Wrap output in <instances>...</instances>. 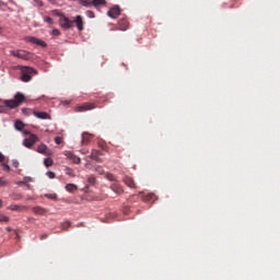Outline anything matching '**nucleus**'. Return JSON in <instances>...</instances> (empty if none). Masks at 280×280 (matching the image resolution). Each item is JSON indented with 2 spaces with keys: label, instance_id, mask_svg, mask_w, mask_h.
Returning <instances> with one entry per match:
<instances>
[{
  "label": "nucleus",
  "instance_id": "1",
  "mask_svg": "<svg viewBox=\"0 0 280 280\" xmlns=\"http://www.w3.org/2000/svg\"><path fill=\"white\" fill-rule=\"evenodd\" d=\"M23 102H25V95H23L21 92H18L14 95V100H5L3 101V104L8 108H19Z\"/></svg>",
  "mask_w": 280,
  "mask_h": 280
},
{
  "label": "nucleus",
  "instance_id": "2",
  "mask_svg": "<svg viewBox=\"0 0 280 280\" xmlns=\"http://www.w3.org/2000/svg\"><path fill=\"white\" fill-rule=\"evenodd\" d=\"M24 135H28V137L23 140L24 148H27L28 150H32V148L40 141L38 136L31 133L30 131H25Z\"/></svg>",
  "mask_w": 280,
  "mask_h": 280
},
{
  "label": "nucleus",
  "instance_id": "3",
  "mask_svg": "<svg viewBox=\"0 0 280 280\" xmlns=\"http://www.w3.org/2000/svg\"><path fill=\"white\" fill-rule=\"evenodd\" d=\"M34 74H36V70L34 68H30V67L22 68V75H21L22 82H31Z\"/></svg>",
  "mask_w": 280,
  "mask_h": 280
},
{
  "label": "nucleus",
  "instance_id": "4",
  "mask_svg": "<svg viewBox=\"0 0 280 280\" xmlns=\"http://www.w3.org/2000/svg\"><path fill=\"white\" fill-rule=\"evenodd\" d=\"M59 25L63 30H71V27H73V20H70L66 15H61V18L59 19Z\"/></svg>",
  "mask_w": 280,
  "mask_h": 280
},
{
  "label": "nucleus",
  "instance_id": "5",
  "mask_svg": "<svg viewBox=\"0 0 280 280\" xmlns=\"http://www.w3.org/2000/svg\"><path fill=\"white\" fill-rule=\"evenodd\" d=\"M36 152L43 154L44 156H51V154H54V151H51V149H49V147H47L45 143L38 144Z\"/></svg>",
  "mask_w": 280,
  "mask_h": 280
},
{
  "label": "nucleus",
  "instance_id": "6",
  "mask_svg": "<svg viewBox=\"0 0 280 280\" xmlns=\"http://www.w3.org/2000/svg\"><path fill=\"white\" fill-rule=\"evenodd\" d=\"M94 108H97V105L95 103H84L83 105H80L75 108L77 113H84L86 110H93Z\"/></svg>",
  "mask_w": 280,
  "mask_h": 280
},
{
  "label": "nucleus",
  "instance_id": "7",
  "mask_svg": "<svg viewBox=\"0 0 280 280\" xmlns=\"http://www.w3.org/2000/svg\"><path fill=\"white\" fill-rule=\"evenodd\" d=\"M11 55L15 58H21L22 60H27L30 58V52L25 50H12Z\"/></svg>",
  "mask_w": 280,
  "mask_h": 280
},
{
  "label": "nucleus",
  "instance_id": "8",
  "mask_svg": "<svg viewBox=\"0 0 280 280\" xmlns=\"http://www.w3.org/2000/svg\"><path fill=\"white\" fill-rule=\"evenodd\" d=\"M102 155H103L102 151L93 149L91 152L90 159H92L96 163H104V160L100 158Z\"/></svg>",
  "mask_w": 280,
  "mask_h": 280
},
{
  "label": "nucleus",
  "instance_id": "9",
  "mask_svg": "<svg viewBox=\"0 0 280 280\" xmlns=\"http://www.w3.org/2000/svg\"><path fill=\"white\" fill-rule=\"evenodd\" d=\"M65 156H67V159H69V161H72V163H74L75 165H80V158L78 155H75L73 152L71 151H66Z\"/></svg>",
  "mask_w": 280,
  "mask_h": 280
},
{
  "label": "nucleus",
  "instance_id": "10",
  "mask_svg": "<svg viewBox=\"0 0 280 280\" xmlns=\"http://www.w3.org/2000/svg\"><path fill=\"white\" fill-rule=\"evenodd\" d=\"M122 183H125L127 187H130V189H137V184L135 183V179L130 176H125Z\"/></svg>",
  "mask_w": 280,
  "mask_h": 280
},
{
  "label": "nucleus",
  "instance_id": "11",
  "mask_svg": "<svg viewBox=\"0 0 280 280\" xmlns=\"http://www.w3.org/2000/svg\"><path fill=\"white\" fill-rule=\"evenodd\" d=\"M73 23H75L77 28L79 32H82L84 30V20H82V15H77L74 20H72Z\"/></svg>",
  "mask_w": 280,
  "mask_h": 280
},
{
  "label": "nucleus",
  "instance_id": "12",
  "mask_svg": "<svg viewBox=\"0 0 280 280\" xmlns=\"http://www.w3.org/2000/svg\"><path fill=\"white\" fill-rule=\"evenodd\" d=\"M119 14H121L119 7H114L107 12V15L110 16V19H117Z\"/></svg>",
  "mask_w": 280,
  "mask_h": 280
},
{
  "label": "nucleus",
  "instance_id": "13",
  "mask_svg": "<svg viewBox=\"0 0 280 280\" xmlns=\"http://www.w3.org/2000/svg\"><path fill=\"white\" fill-rule=\"evenodd\" d=\"M28 42L33 43V45H38L39 47H47V43H45V40L36 37H28Z\"/></svg>",
  "mask_w": 280,
  "mask_h": 280
},
{
  "label": "nucleus",
  "instance_id": "14",
  "mask_svg": "<svg viewBox=\"0 0 280 280\" xmlns=\"http://www.w3.org/2000/svg\"><path fill=\"white\" fill-rule=\"evenodd\" d=\"M34 117H37V119H51V116L46 112H33Z\"/></svg>",
  "mask_w": 280,
  "mask_h": 280
},
{
  "label": "nucleus",
  "instance_id": "15",
  "mask_svg": "<svg viewBox=\"0 0 280 280\" xmlns=\"http://www.w3.org/2000/svg\"><path fill=\"white\" fill-rule=\"evenodd\" d=\"M91 139H93V135L89 132H83L81 140L82 145H89V143H91Z\"/></svg>",
  "mask_w": 280,
  "mask_h": 280
},
{
  "label": "nucleus",
  "instance_id": "16",
  "mask_svg": "<svg viewBox=\"0 0 280 280\" xmlns=\"http://www.w3.org/2000/svg\"><path fill=\"white\" fill-rule=\"evenodd\" d=\"M128 20L127 19H121L118 21V30L120 32H126L128 30Z\"/></svg>",
  "mask_w": 280,
  "mask_h": 280
},
{
  "label": "nucleus",
  "instance_id": "17",
  "mask_svg": "<svg viewBox=\"0 0 280 280\" xmlns=\"http://www.w3.org/2000/svg\"><path fill=\"white\" fill-rule=\"evenodd\" d=\"M110 189L114 190V192L117 194L118 196H120V194L124 192V188L121 187V185L117 183L112 184Z\"/></svg>",
  "mask_w": 280,
  "mask_h": 280
},
{
  "label": "nucleus",
  "instance_id": "18",
  "mask_svg": "<svg viewBox=\"0 0 280 280\" xmlns=\"http://www.w3.org/2000/svg\"><path fill=\"white\" fill-rule=\"evenodd\" d=\"M33 213H35V215H45V213H47V209L40 207V206H37V207H34L32 209Z\"/></svg>",
  "mask_w": 280,
  "mask_h": 280
},
{
  "label": "nucleus",
  "instance_id": "19",
  "mask_svg": "<svg viewBox=\"0 0 280 280\" xmlns=\"http://www.w3.org/2000/svg\"><path fill=\"white\" fill-rule=\"evenodd\" d=\"M142 200H144V202H154V200H156V195L149 192L142 196Z\"/></svg>",
  "mask_w": 280,
  "mask_h": 280
},
{
  "label": "nucleus",
  "instance_id": "20",
  "mask_svg": "<svg viewBox=\"0 0 280 280\" xmlns=\"http://www.w3.org/2000/svg\"><path fill=\"white\" fill-rule=\"evenodd\" d=\"M66 190H68L70 194H73V191H78V186L75 184H67Z\"/></svg>",
  "mask_w": 280,
  "mask_h": 280
},
{
  "label": "nucleus",
  "instance_id": "21",
  "mask_svg": "<svg viewBox=\"0 0 280 280\" xmlns=\"http://www.w3.org/2000/svg\"><path fill=\"white\" fill-rule=\"evenodd\" d=\"M8 209L10 211H23V209H25V207H21L19 205H12V206H9Z\"/></svg>",
  "mask_w": 280,
  "mask_h": 280
},
{
  "label": "nucleus",
  "instance_id": "22",
  "mask_svg": "<svg viewBox=\"0 0 280 280\" xmlns=\"http://www.w3.org/2000/svg\"><path fill=\"white\" fill-rule=\"evenodd\" d=\"M14 128H15V130H23V128H25V124H23V121H21V120H16L14 122Z\"/></svg>",
  "mask_w": 280,
  "mask_h": 280
},
{
  "label": "nucleus",
  "instance_id": "23",
  "mask_svg": "<svg viewBox=\"0 0 280 280\" xmlns=\"http://www.w3.org/2000/svg\"><path fill=\"white\" fill-rule=\"evenodd\" d=\"M105 178L107 180H110L112 183H117V177L114 174H112V173H106L105 174Z\"/></svg>",
  "mask_w": 280,
  "mask_h": 280
},
{
  "label": "nucleus",
  "instance_id": "24",
  "mask_svg": "<svg viewBox=\"0 0 280 280\" xmlns=\"http://www.w3.org/2000/svg\"><path fill=\"white\" fill-rule=\"evenodd\" d=\"M92 5L97 8V5H106V0H92Z\"/></svg>",
  "mask_w": 280,
  "mask_h": 280
},
{
  "label": "nucleus",
  "instance_id": "25",
  "mask_svg": "<svg viewBox=\"0 0 280 280\" xmlns=\"http://www.w3.org/2000/svg\"><path fill=\"white\" fill-rule=\"evenodd\" d=\"M79 2L85 8H89V5H93V0H79Z\"/></svg>",
  "mask_w": 280,
  "mask_h": 280
},
{
  "label": "nucleus",
  "instance_id": "26",
  "mask_svg": "<svg viewBox=\"0 0 280 280\" xmlns=\"http://www.w3.org/2000/svg\"><path fill=\"white\" fill-rule=\"evenodd\" d=\"M44 165H45L46 167H51V165H54V160H51V158H46V159L44 160Z\"/></svg>",
  "mask_w": 280,
  "mask_h": 280
},
{
  "label": "nucleus",
  "instance_id": "27",
  "mask_svg": "<svg viewBox=\"0 0 280 280\" xmlns=\"http://www.w3.org/2000/svg\"><path fill=\"white\" fill-rule=\"evenodd\" d=\"M0 222H4V223L10 222V217L5 214H0Z\"/></svg>",
  "mask_w": 280,
  "mask_h": 280
},
{
  "label": "nucleus",
  "instance_id": "28",
  "mask_svg": "<svg viewBox=\"0 0 280 280\" xmlns=\"http://www.w3.org/2000/svg\"><path fill=\"white\" fill-rule=\"evenodd\" d=\"M51 14H54L55 16H60V19H61L62 16H65V14H62V13L60 12V10H52V11H51Z\"/></svg>",
  "mask_w": 280,
  "mask_h": 280
},
{
  "label": "nucleus",
  "instance_id": "29",
  "mask_svg": "<svg viewBox=\"0 0 280 280\" xmlns=\"http://www.w3.org/2000/svg\"><path fill=\"white\" fill-rule=\"evenodd\" d=\"M44 21L45 23H48V25H54V19H51L50 16H45Z\"/></svg>",
  "mask_w": 280,
  "mask_h": 280
},
{
  "label": "nucleus",
  "instance_id": "30",
  "mask_svg": "<svg viewBox=\"0 0 280 280\" xmlns=\"http://www.w3.org/2000/svg\"><path fill=\"white\" fill-rule=\"evenodd\" d=\"M66 174H67L68 176H71L72 178L75 176V173H74L73 170H71V168H66Z\"/></svg>",
  "mask_w": 280,
  "mask_h": 280
},
{
  "label": "nucleus",
  "instance_id": "31",
  "mask_svg": "<svg viewBox=\"0 0 280 280\" xmlns=\"http://www.w3.org/2000/svg\"><path fill=\"white\" fill-rule=\"evenodd\" d=\"M45 197L49 198L50 200H56L58 198L56 194H46Z\"/></svg>",
  "mask_w": 280,
  "mask_h": 280
},
{
  "label": "nucleus",
  "instance_id": "32",
  "mask_svg": "<svg viewBox=\"0 0 280 280\" xmlns=\"http://www.w3.org/2000/svg\"><path fill=\"white\" fill-rule=\"evenodd\" d=\"M8 186V180H5V178L0 177V187H5Z\"/></svg>",
  "mask_w": 280,
  "mask_h": 280
},
{
  "label": "nucleus",
  "instance_id": "33",
  "mask_svg": "<svg viewBox=\"0 0 280 280\" xmlns=\"http://www.w3.org/2000/svg\"><path fill=\"white\" fill-rule=\"evenodd\" d=\"M32 177H24L23 182H20L19 185H25L26 183H31Z\"/></svg>",
  "mask_w": 280,
  "mask_h": 280
},
{
  "label": "nucleus",
  "instance_id": "34",
  "mask_svg": "<svg viewBox=\"0 0 280 280\" xmlns=\"http://www.w3.org/2000/svg\"><path fill=\"white\" fill-rule=\"evenodd\" d=\"M86 16H89V19H95V12L86 11Z\"/></svg>",
  "mask_w": 280,
  "mask_h": 280
},
{
  "label": "nucleus",
  "instance_id": "35",
  "mask_svg": "<svg viewBox=\"0 0 280 280\" xmlns=\"http://www.w3.org/2000/svg\"><path fill=\"white\" fill-rule=\"evenodd\" d=\"M95 172H96L97 174H104V167H102V166H96V167H95Z\"/></svg>",
  "mask_w": 280,
  "mask_h": 280
},
{
  "label": "nucleus",
  "instance_id": "36",
  "mask_svg": "<svg viewBox=\"0 0 280 280\" xmlns=\"http://www.w3.org/2000/svg\"><path fill=\"white\" fill-rule=\"evenodd\" d=\"M55 143H56L57 145H60V144L62 143V137H56V138H55Z\"/></svg>",
  "mask_w": 280,
  "mask_h": 280
},
{
  "label": "nucleus",
  "instance_id": "37",
  "mask_svg": "<svg viewBox=\"0 0 280 280\" xmlns=\"http://www.w3.org/2000/svg\"><path fill=\"white\" fill-rule=\"evenodd\" d=\"M88 182L90 183V185H95L96 179H95L94 176H91V177L88 178Z\"/></svg>",
  "mask_w": 280,
  "mask_h": 280
},
{
  "label": "nucleus",
  "instance_id": "38",
  "mask_svg": "<svg viewBox=\"0 0 280 280\" xmlns=\"http://www.w3.org/2000/svg\"><path fill=\"white\" fill-rule=\"evenodd\" d=\"M22 113L24 115H31L32 114V109H30V108H22Z\"/></svg>",
  "mask_w": 280,
  "mask_h": 280
},
{
  "label": "nucleus",
  "instance_id": "39",
  "mask_svg": "<svg viewBox=\"0 0 280 280\" xmlns=\"http://www.w3.org/2000/svg\"><path fill=\"white\" fill-rule=\"evenodd\" d=\"M46 175L48 176V178H56V174L51 171L47 172Z\"/></svg>",
  "mask_w": 280,
  "mask_h": 280
},
{
  "label": "nucleus",
  "instance_id": "40",
  "mask_svg": "<svg viewBox=\"0 0 280 280\" xmlns=\"http://www.w3.org/2000/svg\"><path fill=\"white\" fill-rule=\"evenodd\" d=\"M61 226H62L63 230L69 229V226H71V222L67 221V222L62 223Z\"/></svg>",
  "mask_w": 280,
  "mask_h": 280
},
{
  "label": "nucleus",
  "instance_id": "41",
  "mask_svg": "<svg viewBox=\"0 0 280 280\" xmlns=\"http://www.w3.org/2000/svg\"><path fill=\"white\" fill-rule=\"evenodd\" d=\"M52 36H60V31L58 28H54Z\"/></svg>",
  "mask_w": 280,
  "mask_h": 280
},
{
  "label": "nucleus",
  "instance_id": "42",
  "mask_svg": "<svg viewBox=\"0 0 280 280\" xmlns=\"http://www.w3.org/2000/svg\"><path fill=\"white\" fill-rule=\"evenodd\" d=\"M3 161H5V155H3V153L0 152V163H3Z\"/></svg>",
  "mask_w": 280,
  "mask_h": 280
},
{
  "label": "nucleus",
  "instance_id": "43",
  "mask_svg": "<svg viewBox=\"0 0 280 280\" xmlns=\"http://www.w3.org/2000/svg\"><path fill=\"white\" fill-rule=\"evenodd\" d=\"M47 237H49L48 234H43V235L39 236V240H42V241H43V240H47Z\"/></svg>",
  "mask_w": 280,
  "mask_h": 280
},
{
  "label": "nucleus",
  "instance_id": "44",
  "mask_svg": "<svg viewBox=\"0 0 280 280\" xmlns=\"http://www.w3.org/2000/svg\"><path fill=\"white\" fill-rule=\"evenodd\" d=\"M3 168H4L5 172H10V165L3 164Z\"/></svg>",
  "mask_w": 280,
  "mask_h": 280
},
{
  "label": "nucleus",
  "instance_id": "45",
  "mask_svg": "<svg viewBox=\"0 0 280 280\" xmlns=\"http://www.w3.org/2000/svg\"><path fill=\"white\" fill-rule=\"evenodd\" d=\"M3 207V201L0 199V209Z\"/></svg>",
  "mask_w": 280,
  "mask_h": 280
},
{
  "label": "nucleus",
  "instance_id": "46",
  "mask_svg": "<svg viewBox=\"0 0 280 280\" xmlns=\"http://www.w3.org/2000/svg\"><path fill=\"white\" fill-rule=\"evenodd\" d=\"M81 152H82V154H88L89 153V151H84V150L81 151Z\"/></svg>",
  "mask_w": 280,
  "mask_h": 280
},
{
  "label": "nucleus",
  "instance_id": "47",
  "mask_svg": "<svg viewBox=\"0 0 280 280\" xmlns=\"http://www.w3.org/2000/svg\"><path fill=\"white\" fill-rule=\"evenodd\" d=\"M14 167H19V163H15Z\"/></svg>",
  "mask_w": 280,
  "mask_h": 280
}]
</instances>
